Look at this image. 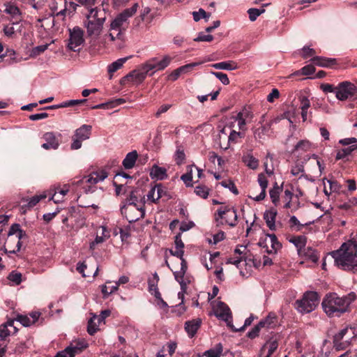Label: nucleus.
Returning <instances> with one entry per match:
<instances>
[{
    "label": "nucleus",
    "mask_w": 357,
    "mask_h": 357,
    "mask_svg": "<svg viewBox=\"0 0 357 357\" xmlns=\"http://www.w3.org/2000/svg\"><path fill=\"white\" fill-rule=\"evenodd\" d=\"M322 308L329 317H340L347 311L349 302L346 297H340L336 294H327L324 298Z\"/></svg>",
    "instance_id": "20e7f679"
},
{
    "label": "nucleus",
    "mask_w": 357,
    "mask_h": 357,
    "mask_svg": "<svg viewBox=\"0 0 357 357\" xmlns=\"http://www.w3.org/2000/svg\"><path fill=\"white\" fill-rule=\"evenodd\" d=\"M91 126L83 125L80 128H77L73 138V142L71 144V149L77 150L81 148L82 142L89 139L91 133Z\"/></svg>",
    "instance_id": "2eb2a0df"
},
{
    "label": "nucleus",
    "mask_w": 357,
    "mask_h": 357,
    "mask_svg": "<svg viewBox=\"0 0 357 357\" xmlns=\"http://www.w3.org/2000/svg\"><path fill=\"white\" fill-rule=\"evenodd\" d=\"M290 242H291L292 243H294L295 245V246L298 249V252H299V250H303V248H305V238L303 236H298V237L294 238L291 240H290Z\"/></svg>",
    "instance_id": "5fc2aeb1"
},
{
    "label": "nucleus",
    "mask_w": 357,
    "mask_h": 357,
    "mask_svg": "<svg viewBox=\"0 0 357 357\" xmlns=\"http://www.w3.org/2000/svg\"><path fill=\"white\" fill-rule=\"evenodd\" d=\"M280 188L275 185L270 190L269 195L272 202L276 206L279 203Z\"/></svg>",
    "instance_id": "8fccbe9b"
},
{
    "label": "nucleus",
    "mask_w": 357,
    "mask_h": 357,
    "mask_svg": "<svg viewBox=\"0 0 357 357\" xmlns=\"http://www.w3.org/2000/svg\"><path fill=\"white\" fill-rule=\"evenodd\" d=\"M14 25L11 22V24H7L3 26V32L5 36L13 38L15 35V31L14 28Z\"/></svg>",
    "instance_id": "e2e57ef3"
},
{
    "label": "nucleus",
    "mask_w": 357,
    "mask_h": 357,
    "mask_svg": "<svg viewBox=\"0 0 357 357\" xmlns=\"http://www.w3.org/2000/svg\"><path fill=\"white\" fill-rule=\"evenodd\" d=\"M138 6L137 3L133 4L132 7L124 10L111 22L109 33L105 35V40H107V43L121 39L124 23L137 12Z\"/></svg>",
    "instance_id": "7ed1b4c3"
},
{
    "label": "nucleus",
    "mask_w": 357,
    "mask_h": 357,
    "mask_svg": "<svg viewBox=\"0 0 357 357\" xmlns=\"http://www.w3.org/2000/svg\"><path fill=\"white\" fill-rule=\"evenodd\" d=\"M212 66L215 69L227 70H233L238 68L236 63L232 61L216 63L213 64Z\"/></svg>",
    "instance_id": "58836bf2"
},
{
    "label": "nucleus",
    "mask_w": 357,
    "mask_h": 357,
    "mask_svg": "<svg viewBox=\"0 0 357 357\" xmlns=\"http://www.w3.org/2000/svg\"><path fill=\"white\" fill-rule=\"evenodd\" d=\"M211 73L215 75L223 84L227 85L229 84V79L227 74L221 72H212Z\"/></svg>",
    "instance_id": "680f3d73"
},
{
    "label": "nucleus",
    "mask_w": 357,
    "mask_h": 357,
    "mask_svg": "<svg viewBox=\"0 0 357 357\" xmlns=\"http://www.w3.org/2000/svg\"><path fill=\"white\" fill-rule=\"evenodd\" d=\"M243 160L248 167L252 169H257L259 165L258 160L250 154L245 155L243 158Z\"/></svg>",
    "instance_id": "a18cd8bd"
},
{
    "label": "nucleus",
    "mask_w": 357,
    "mask_h": 357,
    "mask_svg": "<svg viewBox=\"0 0 357 357\" xmlns=\"http://www.w3.org/2000/svg\"><path fill=\"white\" fill-rule=\"evenodd\" d=\"M265 11L264 9L259 10L257 8H250L248 10L249 18L250 21L253 22L256 20L258 16H259L261 13H263Z\"/></svg>",
    "instance_id": "4d7b16f0"
},
{
    "label": "nucleus",
    "mask_w": 357,
    "mask_h": 357,
    "mask_svg": "<svg viewBox=\"0 0 357 357\" xmlns=\"http://www.w3.org/2000/svg\"><path fill=\"white\" fill-rule=\"evenodd\" d=\"M45 142L42 144L45 149H56L59 147V142L53 132H46L43 135Z\"/></svg>",
    "instance_id": "cd10ccee"
},
{
    "label": "nucleus",
    "mask_w": 357,
    "mask_h": 357,
    "mask_svg": "<svg viewBox=\"0 0 357 357\" xmlns=\"http://www.w3.org/2000/svg\"><path fill=\"white\" fill-rule=\"evenodd\" d=\"M175 250H170V253L173 256H176L180 259H183V254H184V243L181 240V234H177L175 236Z\"/></svg>",
    "instance_id": "2f4dec72"
},
{
    "label": "nucleus",
    "mask_w": 357,
    "mask_h": 357,
    "mask_svg": "<svg viewBox=\"0 0 357 357\" xmlns=\"http://www.w3.org/2000/svg\"><path fill=\"white\" fill-rule=\"evenodd\" d=\"M223 351L221 343L218 344L215 348L206 351L204 356L206 357H220Z\"/></svg>",
    "instance_id": "ea45409f"
},
{
    "label": "nucleus",
    "mask_w": 357,
    "mask_h": 357,
    "mask_svg": "<svg viewBox=\"0 0 357 357\" xmlns=\"http://www.w3.org/2000/svg\"><path fill=\"white\" fill-rule=\"evenodd\" d=\"M266 324V321H260L257 326H255L248 334V336L250 338H255L256 337L259 332L260 331V328L262 327H264Z\"/></svg>",
    "instance_id": "864d4df0"
},
{
    "label": "nucleus",
    "mask_w": 357,
    "mask_h": 357,
    "mask_svg": "<svg viewBox=\"0 0 357 357\" xmlns=\"http://www.w3.org/2000/svg\"><path fill=\"white\" fill-rule=\"evenodd\" d=\"M121 212L129 222H136L145 215L144 203L137 205L123 204Z\"/></svg>",
    "instance_id": "0eeeda50"
},
{
    "label": "nucleus",
    "mask_w": 357,
    "mask_h": 357,
    "mask_svg": "<svg viewBox=\"0 0 357 357\" xmlns=\"http://www.w3.org/2000/svg\"><path fill=\"white\" fill-rule=\"evenodd\" d=\"M253 117L254 114L250 109L244 107L236 116H231L227 121H233L234 124L237 123L238 130L243 132L246 130V124L251 122Z\"/></svg>",
    "instance_id": "ddd939ff"
},
{
    "label": "nucleus",
    "mask_w": 357,
    "mask_h": 357,
    "mask_svg": "<svg viewBox=\"0 0 357 357\" xmlns=\"http://www.w3.org/2000/svg\"><path fill=\"white\" fill-rule=\"evenodd\" d=\"M26 236L25 231L20 229L19 224H14L10 227L6 241V245L8 248H11L12 241H16V245L13 250H10V253H16L20 250L22 247L21 239L26 237Z\"/></svg>",
    "instance_id": "6e6552de"
},
{
    "label": "nucleus",
    "mask_w": 357,
    "mask_h": 357,
    "mask_svg": "<svg viewBox=\"0 0 357 357\" xmlns=\"http://www.w3.org/2000/svg\"><path fill=\"white\" fill-rule=\"evenodd\" d=\"M193 19L195 22H198L202 18L206 19L207 21L211 16V14L207 13L204 9L200 8L198 11H194L192 13Z\"/></svg>",
    "instance_id": "603ef678"
},
{
    "label": "nucleus",
    "mask_w": 357,
    "mask_h": 357,
    "mask_svg": "<svg viewBox=\"0 0 357 357\" xmlns=\"http://www.w3.org/2000/svg\"><path fill=\"white\" fill-rule=\"evenodd\" d=\"M202 321L200 319H196L191 321H188L185 322V329L188 333V335L192 337L197 333V330L200 327Z\"/></svg>",
    "instance_id": "f704fd0d"
},
{
    "label": "nucleus",
    "mask_w": 357,
    "mask_h": 357,
    "mask_svg": "<svg viewBox=\"0 0 357 357\" xmlns=\"http://www.w3.org/2000/svg\"><path fill=\"white\" fill-rule=\"evenodd\" d=\"M299 255L313 263H317L319 258L317 251L311 247H305L303 250H299Z\"/></svg>",
    "instance_id": "7c9ffc66"
},
{
    "label": "nucleus",
    "mask_w": 357,
    "mask_h": 357,
    "mask_svg": "<svg viewBox=\"0 0 357 357\" xmlns=\"http://www.w3.org/2000/svg\"><path fill=\"white\" fill-rule=\"evenodd\" d=\"M47 192V196L50 197V200L54 201V203H59L63 201V197L58 194L56 190H50Z\"/></svg>",
    "instance_id": "052dcab7"
},
{
    "label": "nucleus",
    "mask_w": 357,
    "mask_h": 357,
    "mask_svg": "<svg viewBox=\"0 0 357 357\" xmlns=\"http://www.w3.org/2000/svg\"><path fill=\"white\" fill-rule=\"evenodd\" d=\"M227 125H230V131L229 132L228 140L227 143H225V150L229 149L231 143H236L238 138L243 137V132H241V130L236 131V130L234 129V122L227 121Z\"/></svg>",
    "instance_id": "bb28decb"
},
{
    "label": "nucleus",
    "mask_w": 357,
    "mask_h": 357,
    "mask_svg": "<svg viewBox=\"0 0 357 357\" xmlns=\"http://www.w3.org/2000/svg\"><path fill=\"white\" fill-rule=\"evenodd\" d=\"M84 25L86 31L87 38L93 46H103L107 43L105 35L102 36L106 13L104 9L96 7L89 9L85 14Z\"/></svg>",
    "instance_id": "f257e3e1"
},
{
    "label": "nucleus",
    "mask_w": 357,
    "mask_h": 357,
    "mask_svg": "<svg viewBox=\"0 0 357 357\" xmlns=\"http://www.w3.org/2000/svg\"><path fill=\"white\" fill-rule=\"evenodd\" d=\"M195 193L203 199H206L209 195V189L206 185H199L195 187Z\"/></svg>",
    "instance_id": "09e8293b"
},
{
    "label": "nucleus",
    "mask_w": 357,
    "mask_h": 357,
    "mask_svg": "<svg viewBox=\"0 0 357 357\" xmlns=\"http://www.w3.org/2000/svg\"><path fill=\"white\" fill-rule=\"evenodd\" d=\"M314 54H315V51L312 48H310L308 46H305L302 49V56L304 59H307L309 57L314 56Z\"/></svg>",
    "instance_id": "774afa93"
},
{
    "label": "nucleus",
    "mask_w": 357,
    "mask_h": 357,
    "mask_svg": "<svg viewBox=\"0 0 357 357\" xmlns=\"http://www.w3.org/2000/svg\"><path fill=\"white\" fill-rule=\"evenodd\" d=\"M324 184V192L329 199L330 195L333 193H339L341 190L340 184L335 179H327L326 178L322 180Z\"/></svg>",
    "instance_id": "6ab92c4d"
},
{
    "label": "nucleus",
    "mask_w": 357,
    "mask_h": 357,
    "mask_svg": "<svg viewBox=\"0 0 357 357\" xmlns=\"http://www.w3.org/2000/svg\"><path fill=\"white\" fill-rule=\"evenodd\" d=\"M213 40V36L211 34H205L204 32L199 33L197 38L194 39L195 41H204V42H211Z\"/></svg>",
    "instance_id": "0e129e2a"
},
{
    "label": "nucleus",
    "mask_w": 357,
    "mask_h": 357,
    "mask_svg": "<svg viewBox=\"0 0 357 357\" xmlns=\"http://www.w3.org/2000/svg\"><path fill=\"white\" fill-rule=\"evenodd\" d=\"M147 75H149V74L146 73V70L143 69L142 64L139 69L132 70L126 78L138 84L142 83Z\"/></svg>",
    "instance_id": "393cba45"
},
{
    "label": "nucleus",
    "mask_w": 357,
    "mask_h": 357,
    "mask_svg": "<svg viewBox=\"0 0 357 357\" xmlns=\"http://www.w3.org/2000/svg\"><path fill=\"white\" fill-rule=\"evenodd\" d=\"M218 217L215 218L218 224H227L230 227H235L238 222L236 210L234 208L225 207L218 210Z\"/></svg>",
    "instance_id": "9b49d317"
},
{
    "label": "nucleus",
    "mask_w": 357,
    "mask_h": 357,
    "mask_svg": "<svg viewBox=\"0 0 357 357\" xmlns=\"http://www.w3.org/2000/svg\"><path fill=\"white\" fill-rule=\"evenodd\" d=\"M128 60L127 57L125 58H121L116 60V61L112 63L110 65L108 66V72L110 74L114 73L119 69H120L123 63Z\"/></svg>",
    "instance_id": "79ce46f5"
},
{
    "label": "nucleus",
    "mask_w": 357,
    "mask_h": 357,
    "mask_svg": "<svg viewBox=\"0 0 357 357\" xmlns=\"http://www.w3.org/2000/svg\"><path fill=\"white\" fill-rule=\"evenodd\" d=\"M312 144L308 140H301L298 142V144L295 146L294 151L306 152L311 149Z\"/></svg>",
    "instance_id": "49530a36"
},
{
    "label": "nucleus",
    "mask_w": 357,
    "mask_h": 357,
    "mask_svg": "<svg viewBox=\"0 0 357 357\" xmlns=\"http://www.w3.org/2000/svg\"><path fill=\"white\" fill-rule=\"evenodd\" d=\"M356 149H357V144L351 145L344 149H342L337 153L336 158L337 160L343 159L347 155H350L351 152Z\"/></svg>",
    "instance_id": "c03bdc74"
},
{
    "label": "nucleus",
    "mask_w": 357,
    "mask_h": 357,
    "mask_svg": "<svg viewBox=\"0 0 357 357\" xmlns=\"http://www.w3.org/2000/svg\"><path fill=\"white\" fill-rule=\"evenodd\" d=\"M277 216V211L275 209H271L265 211L264 214V219L266 221L267 227L272 231L276 229L275 219Z\"/></svg>",
    "instance_id": "473e14b6"
},
{
    "label": "nucleus",
    "mask_w": 357,
    "mask_h": 357,
    "mask_svg": "<svg viewBox=\"0 0 357 357\" xmlns=\"http://www.w3.org/2000/svg\"><path fill=\"white\" fill-rule=\"evenodd\" d=\"M335 264L344 271H357V244L343 243L340 248L331 252Z\"/></svg>",
    "instance_id": "f03ea898"
},
{
    "label": "nucleus",
    "mask_w": 357,
    "mask_h": 357,
    "mask_svg": "<svg viewBox=\"0 0 357 357\" xmlns=\"http://www.w3.org/2000/svg\"><path fill=\"white\" fill-rule=\"evenodd\" d=\"M150 176L152 179L164 180L167 178V170L164 167L155 165L150 170Z\"/></svg>",
    "instance_id": "72a5a7b5"
},
{
    "label": "nucleus",
    "mask_w": 357,
    "mask_h": 357,
    "mask_svg": "<svg viewBox=\"0 0 357 357\" xmlns=\"http://www.w3.org/2000/svg\"><path fill=\"white\" fill-rule=\"evenodd\" d=\"M187 271V264L184 259H181V268L179 271H174L175 280L181 284V289H184L186 283L184 282L183 277Z\"/></svg>",
    "instance_id": "c85d7f7f"
},
{
    "label": "nucleus",
    "mask_w": 357,
    "mask_h": 357,
    "mask_svg": "<svg viewBox=\"0 0 357 357\" xmlns=\"http://www.w3.org/2000/svg\"><path fill=\"white\" fill-rule=\"evenodd\" d=\"M50 8L53 15L59 16L64 15L66 13V0H51Z\"/></svg>",
    "instance_id": "a878e982"
},
{
    "label": "nucleus",
    "mask_w": 357,
    "mask_h": 357,
    "mask_svg": "<svg viewBox=\"0 0 357 357\" xmlns=\"http://www.w3.org/2000/svg\"><path fill=\"white\" fill-rule=\"evenodd\" d=\"M147 199L149 201H151V202H155L158 201L157 199V188L156 185L151 188V190L149 191L147 194Z\"/></svg>",
    "instance_id": "338daca9"
},
{
    "label": "nucleus",
    "mask_w": 357,
    "mask_h": 357,
    "mask_svg": "<svg viewBox=\"0 0 357 357\" xmlns=\"http://www.w3.org/2000/svg\"><path fill=\"white\" fill-rule=\"evenodd\" d=\"M87 344L84 340L75 341L63 351L57 354L55 357H74L82 349L86 348Z\"/></svg>",
    "instance_id": "a211bd4d"
},
{
    "label": "nucleus",
    "mask_w": 357,
    "mask_h": 357,
    "mask_svg": "<svg viewBox=\"0 0 357 357\" xmlns=\"http://www.w3.org/2000/svg\"><path fill=\"white\" fill-rule=\"evenodd\" d=\"M98 325L96 321L91 318L88 323L87 331L90 335H93L98 331Z\"/></svg>",
    "instance_id": "69168bd1"
},
{
    "label": "nucleus",
    "mask_w": 357,
    "mask_h": 357,
    "mask_svg": "<svg viewBox=\"0 0 357 357\" xmlns=\"http://www.w3.org/2000/svg\"><path fill=\"white\" fill-rule=\"evenodd\" d=\"M107 176L108 174L105 170L94 172L84 177L81 182L82 184H89L90 185H92L102 181L107 177Z\"/></svg>",
    "instance_id": "aec40b11"
},
{
    "label": "nucleus",
    "mask_w": 357,
    "mask_h": 357,
    "mask_svg": "<svg viewBox=\"0 0 357 357\" xmlns=\"http://www.w3.org/2000/svg\"><path fill=\"white\" fill-rule=\"evenodd\" d=\"M17 321L24 326H30L33 324V320L27 315H19Z\"/></svg>",
    "instance_id": "bf43d9fd"
},
{
    "label": "nucleus",
    "mask_w": 357,
    "mask_h": 357,
    "mask_svg": "<svg viewBox=\"0 0 357 357\" xmlns=\"http://www.w3.org/2000/svg\"><path fill=\"white\" fill-rule=\"evenodd\" d=\"M172 61V57L165 55L162 59L152 57L142 63L143 69L146 70L149 76H152L156 71L162 70L167 68Z\"/></svg>",
    "instance_id": "1a4fd4ad"
},
{
    "label": "nucleus",
    "mask_w": 357,
    "mask_h": 357,
    "mask_svg": "<svg viewBox=\"0 0 357 357\" xmlns=\"http://www.w3.org/2000/svg\"><path fill=\"white\" fill-rule=\"evenodd\" d=\"M138 154L136 151H132L130 153H128L126 158L123 160V165L125 167V169H132L136 162V160L137 159Z\"/></svg>",
    "instance_id": "c9c22d12"
},
{
    "label": "nucleus",
    "mask_w": 357,
    "mask_h": 357,
    "mask_svg": "<svg viewBox=\"0 0 357 357\" xmlns=\"http://www.w3.org/2000/svg\"><path fill=\"white\" fill-rule=\"evenodd\" d=\"M3 17L11 22L13 24H18L22 20V13L14 2L5 3Z\"/></svg>",
    "instance_id": "4468645a"
},
{
    "label": "nucleus",
    "mask_w": 357,
    "mask_h": 357,
    "mask_svg": "<svg viewBox=\"0 0 357 357\" xmlns=\"http://www.w3.org/2000/svg\"><path fill=\"white\" fill-rule=\"evenodd\" d=\"M69 32L68 48L74 52L79 51L84 41L83 30L75 26L73 29H70Z\"/></svg>",
    "instance_id": "dca6fc26"
},
{
    "label": "nucleus",
    "mask_w": 357,
    "mask_h": 357,
    "mask_svg": "<svg viewBox=\"0 0 357 357\" xmlns=\"http://www.w3.org/2000/svg\"><path fill=\"white\" fill-rule=\"evenodd\" d=\"M141 194L139 190H132L129 192L128 197L126 199V203L124 204H135L137 205L139 203H144L142 201Z\"/></svg>",
    "instance_id": "e433bc0d"
},
{
    "label": "nucleus",
    "mask_w": 357,
    "mask_h": 357,
    "mask_svg": "<svg viewBox=\"0 0 357 357\" xmlns=\"http://www.w3.org/2000/svg\"><path fill=\"white\" fill-rule=\"evenodd\" d=\"M257 244L264 248L265 251L269 255H275L282 248V244L273 234H265L261 236Z\"/></svg>",
    "instance_id": "f8f14e48"
},
{
    "label": "nucleus",
    "mask_w": 357,
    "mask_h": 357,
    "mask_svg": "<svg viewBox=\"0 0 357 357\" xmlns=\"http://www.w3.org/2000/svg\"><path fill=\"white\" fill-rule=\"evenodd\" d=\"M129 277L127 275H121L118 281L115 282L114 285L111 286L110 291L107 290V286L106 284H103L101 286V291L103 294L104 298L107 297L111 294L116 291L119 289V287L121 284H127L129 282Z\"/></svg>",
    "instance_id": "b1692460"
},
{
    "label": "nucleus",
    "mask_w": 357,
    "mask_h": 357,
    "mask_svg": "<svg viewBox=\"0 0 357 357\" xmlns=\"http://www.w3.org/2000/svg\"><path fill=\"white\" fill-rule=\"evenodd\" d=\"M257 181L261 188V192L258 195H255L254 192L252 191L251 195H249V197L255 201L259 202L263 200L266 197V190L268 186V180L264 174H259Z\"/></svg>",
    "instance_id": "412c9836"
},
{
    "label": "nucleus",
    "mask_w": 357,
    "mask_h": 357,
    "mask_svg": "<svg viewBox=\"0 0 357 357\" xmlns=\"http://www.w3.org/2000/svg\"><path fill=\"white\" fill-rule=\"evenodd\" d=\"M312 60L314 64L322 67H327L331 64H333L335 62V59H326L319 56L314 57Z\"/></svg>",
    "instance_id": "37998d69"
},
{
    "label": "nucleus",
    "mask_w": 357,
    "mask_h": 357,
    "mask_svg": "<svg viewBox=\"0 0 357 357\" xmlns=\"http://www.w3.org/2000/svg\"><path fill=\"white\" fill-rule=\"evenodd\" d=\"M318 304V294L314 291H308L301 299L296 301L294 307L300 313L306 314L314 310Z\"/></svg>",
    "instance_id": "423d86ee"
},
{
    "label": "nucleus",
    "mask_w": 357,
    "mask_h": 357,
    "mask_svg": "<svg viewBox=\"0 0 357 357\" xmlns=\"http://www.w3.org/2000/svg\"><path fill=\"white\" fill-rule=\"evenodd\" d=\"M48 46H49V44L47 43V44L38 45V46L33 47L31 50V56H36L40 54L41 53L45 52L48 48Z\"/></svg>",
    "instance_id": "13d9d810"
},
{
    "label": "nucleus",
    "mask_w": 357,
    "mask_h": 357,
    "mask_svg": "<svg viewBox=\"0 0 357 357\" xmlns=\"http://www.w3.org/2000/svg\"><path fill=\"white\" fill-rule=\"evenodd\" d=\"M22 274L17 271H12L8 276V279L14 285H18L22 282Z\"/></svg>",
    "instance_id": "3c124183"
},
{
    "label": "nucleus",
    "mask_w": 357,
    "mask_h": 357,
    "mask_svg": "<svg viewBox=\"0 0 357 357\" xmlns=\"http://www.w3.org/2000/svg\"><path fill=\"white\" fill-rule=\"evenodd\" d=\"M195 165H189L187 167V172L183 174L181 179L183 181L187 187L192 186V168Z\"/></svg>",
    "instance_id": "a19ab883"
},
{
    "label": "nucleus",
    "mask_w": 357,
    "mask_h": 357,
    "mask_svg": "<svg viewBox=\"0 0 357 357\" xmlns=\"http://www.w3.org/2000/svg\"><path fill=\"white\" fill-rule=\"evenodd\" d=\"M278 343L276 340H270L266 342L261 350V357H271L277 349Z\"/></svg>",
    "instance_id": "c756f323"
},
{
    "label": "nucleus",
    "mask_w": 357,
    "mask_h": 357,
    "mask_svg": "<svg viewBox=\"0 0 357 357\" xmlns=\"http://www.w3.org/2000/svg\"><path fill=\"white\" fill-rule=\"evenodd\" d=\"M218 134L217 135V140L218 141L220 147L224 149V146H225V143H227L228 140L230 125H227V122L225 125L220 123L218 126Z\"/></svg>",
    "instance_id": "5701e85b"
},
{
    "label": "nucleus",
    "mask_w": 357,
    "mask_h": 357,
    "mask_svg": "<svg viewBox=\"0 0 357 357\" xmlns=\"http://www.w3.org/2000/svg\"><path fill=\"white\" fill-rule=\"evenodd\" d=\"M357 94V87L350 82L344 81L336 86L335 97L337 100L344 101L351 99Z\"/></svg>",
    "instance_id": "9d476101"
},
{
    "label": "nucleus",
    "mask_w": 357,
    "mask_h": 357,
    "mask_svg": "<svg viewBox=\"0 0 357 357\" xmlns=\"http://www.w3.org/2000/svg\"><path fill=\"white\" fill-rule=\"evenodd\" d=\"M151 9L149 7L144 8L139 16L135 18L133 21V26L135 27H139L142 23L149 24L153 20V16L150 15Z\"/></svg>",
    "instance_id": "4be33fe9"
},
{
    "label": "nucleus",
    "mask_w": 357,
    "mask_h": 357,
    "mask_svg": "<svg viewBox=\"0 0 357 357\" xmlns=\"http://www.w3.org/2000/svg\"><path fill=\"white\" fill-rule=\"evenodd\" d=\"M356 339L357 326H347L334 335L333 346L336 350H344Z\"/></svg>",
    "instance_id": "39448f33"
},
{
    "label": "nucleus",
    "mask_w": 357,
    "mask_h": 357,
    "mask_svg": "<svg viewBox=\"0 0 357 357\" xmlns=\"http://www.w3.org/2000/svg\"><path fill=\"white\" fill-rule=\"evenodd\" d=\"M159 282V276L156 273L153 275V277L148 280L149 291L151 294H155L156 292H160L158 288Z\"/></svg>",
    "instance_id": "4c0bfd02"
},
{
    "label": "nucleus",
    "mask_w": 357,
    "mask_h": 357,
    "mask_svg": "<svg viewBox=\"0 0 357 357\" xmlns=\"http://www.w3.org/2000/svg\"><path fill=\"white\" fill-rule=\"evenodd\" d=\"M215 315L219 319L225 321L229 327L233 328L231 323V312L229 307L224 303L218 301L213 305Z\"/></svg>",
    "instance_id": "f3484780"
},
{
    "label": "nucleus",
    "mask_w": 357,
    "mask_h": 357,
    "mask_svg": "<svg viewBox=\"0 0 357 357\" xmlns=\"http://www.w3.org/2000/svg\"><path fill=\"white\" fill-rule=\"evenodd\" d=\"M47 197V192H43L40 195H36L31 197L28 201L27 206L29 208H32L36 206L40 200L46 198Z\"/></svg>",
    "instance_id": "de8ad7c7"
},
{
    "label": "nucleus",
    "mask_w": 357,
    "mask_h": 357,
    "mask_svg": "<svg viewBox=\"0 0 357 357\" xmlns=\"http://www.w3.org/2000/svg\"><path fill=\"white\" fill-rule=\"evenodd\" d=\"M202 63L203 62H193V63H188V64L184 65L183 66H181L178 68L180 69V71L181 72L182 74H186V73H188L189 72H190L191 70H192V69L195 67L202 64Z\"/></svg>",
    "instance_id": "6e6d98bb"
}]
</instances>
